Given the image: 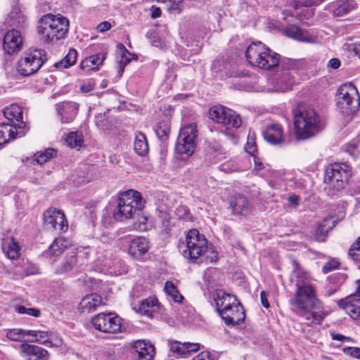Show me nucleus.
<instances>
[{"mask_svg":"<svg viewBox=\"0 0 360 360\" xmlns=\"http://www.w3.org/2000/svg\"><path fill=\"white\" fill-rule=\"evenodd\" d=\"M292 279L296 278L297 281L295 294L288 301L290 309L308 324H320L326 314L321 310L322 303L318 298L316 285L296 260H292Z\"/></svg>","mask_w":360,"mask_h":360,"instance_id":"1","label":"nucleus"},{"mask_svg":"<svg viewBox=\"0 0 360 360\" xmlns=\"http://www.w3.org/2000/svg\"><path fill=\"white\" fill-rule=\"evenodd\" d=\"M179 250L189 263L208 264L218 259L217 252L209 248L207 240L197 229L187 232L185 241L179 245Z\"/></svg>","mask_w":360,"mask_h":360,"instance_id":"2","label":"nucleus"},{"mask_svg":"<svg viewBox=\"0 0 360 360\" xmlns=\"http://www.w3.org/2000/svg\"><path fill=\"white\" fill-rule=\"evenodd\" d=\"M352 176V167L345 162L330 164L325 171V190L331 197L338 196L348 184Z\"/></svg>","mask_w":360,"mask_h":360,"instance_id":"3","label":"nucleus"},{"mask_svg":"<svg viewBox=\"0 0 360 360\" xmlns=\"http://www.w3.org/2000/svg\"><path fill=\"white\" fill-rule=\"evenodd\" d=\"M145 201L139 192L128 190L120 193L117 205L113 210V218L117 221L133 219L143 209Z\"/></svg>","mask_w":360,"mask_h":360,"instance_id":"4","label":"nucleus"},{"mask_svg":"<svg viewBox=\"0 0 360 360\" xmlns=\"http://www.w3.org/2000/svg\"><path fill=\"white\" fill-rule=\"evenodd\" d=\"M69 20L58 14L44 15L38 27V32L45 42H53L64 39L68 33Z\"/></svg>","mask_w":360,"mask_h":360,"instance_id":"5","label":"nucleus"},{"mask_svg":"<svg viewBox=\"0 0 360 360\" xmlns=\"http://www.w3.org/2000/svg\"><path fill=\"white\" fill-rule=\"evenodd\" d=\"M294 125L295 135L301 140L314 136L322 129L319 115L310 108L295 115Z\"/></svg>","mask_w":360,"mask_h":360,"instance_id":"6","label":"nucleus"},{"mask_svg":"<svg viewBox=\"0 0 360 360\" xmlns=\"http://www.w3.org/2000/svg\"><path fill=\"white\" fill-rule=\"evenodd\" d=\"M301 63L288 58H282L281 66L275 74L272 84L274 91H286L291 89L295 82V75Z\"/></svg>","mask_w":360,"mask_h":360,"instance_id":"7","label":"nucleus"},{"mask_svg":"<svg viewBox=\"0 0 360 360\" xmlns=\"http://www.w3.org/2000/svg\"><path fill=\"white\" fill-rule=\"evenodd\" d=\"M46 60V53L44 50H29L18 60L16 71L22 77H30L36 74Z\"/></svg>","mask_w":360,"mask_h":360,"instance_id":"8","label":"nucleus"},{"mask_svg":"<svg viewBox=\"0 0 360 360\" xmlns=\"http://www.w3.org/2000/svg\"><path fill=\"white\" fill-rule=\"evenodd\" d=\"M338 92L336 101L340 110L347 115L354 113L360 105L356 89L352 85H344L338 89Z\"/></svg>","mask_w":360,"mask_h":360,"instance_id":"9","label":"nucleus"},{"mask_svg":"<svg viewBox=\"0 0 360 360\" xmlns=\"http://www.w3.org/2000/svg\"><path fill=\"white\" fill-rule=\"evenodd\" d=\"M209 117L213 121L221 124L227 130L240 127L241 119L235 111L222 105H214L210 109Z\"/></svg>","mask_w":360,"mask_h":360,"instance_id":"10","label":"nucleus"},{"mask_svg":"<svg viewBox=\"0 0 360 360\" xmlns=\"http://www.w3.org/2000/svg\"><path fill=\"white\" fill-rule=\"evenodd\" d=\"M209 117L213 121L221 124L227 130L240 127L241 119L235 111L222 105H214L210 109Z\"/></svg>","mask_w":360,"mask_h":360,"instance_id":"11","label":"nucleus"},{"mask_svg":"<svg viewBox=\"0 0 360 360\" xmlns=\"http://www.w3.org/2000/svg\"><path fill=\"white\" fill-rule=\"evenodd\" d=\"M198 136L196 126L189 124L184 127L178 136L175 152L180 155L190 157L194 153L195 148V139Z\"/></svg>","mask_w":360,"mask_h":360,"instance_id":"12","label":"nucleus"},{"mask_svg":"<svg viewBox=\"0 0 360 360\" xmlns=\"http://www.w3.org/2000/svg\"><path fill=\"white\" fill-rule=\"evenodd\" d=\"M94 327L103 333H115L121 331L120 318L113 313H100L91 319Z\"/></svg>","mask_w":360,"mask_h":360,"instance_id":"13","label":"nucleus"},{"mask_svg":"<svg viewBox=\"0 0 360 360\" xmlns=\"http://www.w3.org/2000/svg\"><path fill=\"white\" fill-rule=\"evenodd\" d=\"M27 124L21 122L18 124L1 123L0 124V146L4 145L9 141L20 138L27 132Z\"/></svg>","mask_w":360,"mask_h":360,"instance_id":"14","label":"nucleus"},{"mask_svg":"<svg viewBox=\"0 0 360 360\" xmlns=\"http://www.w3.org/2000/svg\"><path fill=\"white\" fill-rule=\"evenodd\" d=\"M44 223L50 229L59 231L68 229V221L64 212L56 208H49L44 212Z\"/></svg>","mask_w":360,"mask_h":360,"instance_id":"15","label":"nucleus"},{"mask_svg":"<svg viewBox=\"0 0 360 360\" xmlns=\"http://www.w3.org/2000/svg\"><path fill=\"white\" fill-rule=\"evenodd\" d=\"M266 49L267 46L260 41L249 45L245 51V56L248 63L252 66L261 69Z\"/></svg>","mask_w":360,"mask_h":360,"instance_id":"16","label":"nucleus"},{"mask_svg":"<svg viewBox=\"0 0 360 360\" xmlns=\"http://www.w3.org/2000/svg\"><path fill=\"white\" fill-rule=\"evenodd\" d=\"M22 46V39L20 31L13 29L6 33L3 40V48L7 54L18 53Z\"/></svg>","mask_w":360,"mask_h":360,"instance_id":"17","label":"nucleus"},{"mask_svg":"<svg viewBox=\"0 0 360 360\" xmlns=\"http://www.w3.org/2000/svg\"><path fill=\"white\" fill-rule=\"evenodd\" d=\"M56 109L61 122L70 123L77 115L79 104L72 101H63L57 103Z\"/></svg>","mask_w":360,"mask_h":360,"instance_id":"18","label":"nucleus"},{"mask_svg":"<svg viewBox=\"0 0 360 360\" xmlns=\"http://www.w3.org/2000/svg\"><path fill=\"white\" fill-rule=\"evenodd\" d=\"M21 355L25 360H49V352L37 345L22 343L20 345Z\"/></svg>","mask_w":360,"mask_h":360,"instance_id":"19","label":"nucleus"},{"mask_svg":"<svg viewBox=\"0 0 360 360\" xmlns=\"http://www.w3.org/2000/svg\"><path fill=\"white\" fill-rule=\"evenodd\" d=\"M264 139L269 143L278 145L285 143L283 129L281 124L274 123L268 125L263 131Z\"/></svg>","mask_w":360,"mask_h":360,"instance_id":"20","label":"nucleus"},{"mask_svg":"<svg viewBox=\"0 0 360 360\" xmlns=\"http://www.w3.org/2000/svg\"><path fill=\"white\" fill-rule=\"evenodd\" d=\"M132 348L136 357V360H152L155 354V347L145 340L135 341Z\"/></svg>","mask_w":360,"mask_h":360,"instance_id":"21","label":"nucleus"},{"mask_svg":"<svg viewBox=\"0 0 360 360\" xmlns=\"http://www.w3.org/2000/svg\"><path fill=\"white\" fill-rule=\"evenodd\" d=\"M226 325H238L244 321L245 314L243 306L238 302L233 307L229 310H226L221 315Z\"/></svg>","mask_w":360,"mask_h":360,"instance_id":"22","label":"nucleus"},{"mask_svg":"<svg viewBox=\"0 0 360 360\" xmlns=\"http://www.w3.org/2000/svg\"><path fill=\"white\" fill-rule=\"evenodd\" d=\"M214 301L220 316L224 311L229 310L239 302L235 295L226 293L222 290L217 292Z\"/></svg>","mask_w":360,"mask_h":360,"instance_id":"23","label":"nucleus"},{"mask_svg":"<svg viewBox=\"0 0 360 360\" xmlns=\"http://www.w3.org/2000/svg\"><path fill=\"white\" fill-rule=\"evenodd\" d=\"M134 309L142 315L153 319V314L158 313L160 309V303L156 297H150L142 300L138 307H134Z\"/></svg>","mask_w":360,"mask_h":360,"instance_id":"24","label":"nucleus"},{"mask_svg":"<svg viewBox=\"0 0 360 360\" xmlns=\"http://www.w3.org/2000/svg\"><path fill=\"white\" fill-rule=\"evenodd\" d=\"M358 5L354 0H339L330 6L334 16L343 17L357 9Z\"/></svg>","mask_w":360,"mask_h":360,"instance_id":"25","label":"nucleus"},{"mask_svg":"<svg viewBox=\"0 0 360 360\" xmlns=\"http://www.w3.org/2000/svg\"><path fill=\"white\" fill-rule=\"evenodd\" d=\"M149 250L148 240L143 237L133 239L129 246V254L134 257H141Z\"/></svg>","mask_w":360,"mask_h":360,"instance_id":"26","label":"nucleus"},{"mask_svg":"<svg viewBox=\"0 0 360 360\" xmlns=\"http://www.w3.org/2000/svg\"><path fill=\"white\" fill-rule=\"evenodd\" d=\"M169 350L178 355H184L199 350L200 345L198 343L184 342L181 343L179 341L169 340Z\"/></svg>","mask_w":360,"mask_h":360,"instance_id":"27","label":"nucleus"},{"mask_svg":"<svg viewBox=\"0 0 360 360\" xmlns=\"http://www.w3.org/2000/svg\"><path fill=\"white\" fill-rule=\"evenodd\" d=\"M1 249L6 256L11 259H17L20 257V248L13 237L3 238Z\"/></svg>","mask_w":360,"mask_h":360,"instance_id":"28","label":"nucleus"},{"mask_svg":"<svg viewBox=\"0 0 360 360\" xmlns=\"http://www.w3.org/2000/svg\"><path fill=\"white\" fill-rule=\"evenodd\" d=\"M233 213L237 215H247L250 211L248 200L241 194L236 195L231 201Z\"/></svg>","mask_w":360,"mask_h":360,"instance_id":"29","label":"nucleus"},{"mask_svg":"<svg viewBox=\"0 0 360 360\" xmlns=\"http://www.w3.org/2000/svg\"><path fill=\"white\" fill-rule=\"evenodd\" d=\"M102 298L97 294H90L84 297L79 303V308L82 312H91L96 310L102 304Z\"/></svg>","mask_w":360,"mask_h":360,"instance_id":"30","label":"nucleus"},{"mask_svg":"<svg viewBox=\"0 0 360 360\" xmlns=\"http://www.w3.org/2000/svg\"><path fill=\"white\" fill-rule=\"evenodd\" d=\"M106 58V53L104 52L85 58L80 63V68L84 70H98V67L101 65Z\"/></svg>","mask_w":360,"mask_h":360,"instance_id":"31","label":"nucleus"},{"mask_svg":"<svg viewBox=\"0 0 360 360\" xmlns=\"http://www.w3.org/2000/svg\"><path fill=\"white\" fill-rule=\"evenodd\" d=\"M264 57V58L261 69L269 70L275 67L279 68L281 66L282 59L280 55L271 50L269 47H267L266 54Z\"/></svg>","mask_w":360,"mask_h":360,"instance_id":"32","label":"nucleus"},{"mask_svg":"<svg viewBox=\"0 0 360 360\" xmlns=\"http://www.w3.org/2000/svg\"><path fill=\"white\" fill-rule=\"evenodd\" d=\"M4 117L13 124H18L22 121V108L16 103L11 104L4 110Z\"/></svg>","mask_w":360,"mask_h":360,"instance_id":"33","label":"nucleus"},{"mask_svg":"<svg viewBox=\"0 0 360 360\" xmlns=\"http://www.w3.org/2000/svg\"><path fill=\"white\" fill-rule=\"evenodd\" d=\"M285 32L290 38L304 42L312 41V37L309 34L308 32L296 25L288 26L285 29Z\"/></svg>","mask_w":360,"mask_h":360,"instance_id":"34","label":"nucleus"},{"mask_svg":"<svg viewBox=\"0 0 360 360\" xmlns=\"http://www.w3.org/2000/svg\"><path fill=\"white\" fill-rule=\"evenodd\" d=\"M356 300H348L346 297L338 302V305L340 308L343 309L345 312L354 319L360 318V306L354 303Z\"/></svg>","mask_w":360,"mask_h":360,"instance_id":"35","label":"nucleus"},{"mask_svg":"<svg viewBox=\"0 0 360 360\" xmlns=\"http://www.w3.org/2000/svg\"><path fill=\"white\" fill-rule=\"evenodd\" d=\"M134 149L140 156H145L149 150L148 143L146 135L140 131L135 134Z\"/></svg>","mask_w":360,"mask_h":360,"instance_id":"36","label":"nucleus"},{"mask_svg":"<svg viewBox=\"0 0 360 360\" xmlns=\"http://www.w3.org/2000/svg\"><path fill=\"white\" fill-rule=\"evenodd\" d=\"M79 262L76 257L75 252H72L71 255H68L64 261L58 266L56 272L59 274H65L72 271L75 267L79 266Z\"/></svg>","mask_w":360,"mask_h":360,"instance_id":"37","label":"nucleus"},{"mask_svg":"<svg viewBox=\"0 0 360 360\" xmlns=\"http://www.w3.org/2000/svg\"><path fill=\"white\" fill-rule=\"evenodd\" d=\"M77 59V52L74 49H70L65 57L56 63L54 66L58 69L68 68L75 64Z\"/></svg>","mask_w":360,"mask_h":360,"instance_id":"38","label":"nucleus"},{"mask_svg":"<svg viewBox=\"0 0 360 360\" xmlns=\"http://www.w3.org/2000/svg\"><path fill=\"white\" fill-rule=\"evenodd\" d=\"M77 59V52L74 49H70L65 57L56 63L54 66L58 69L68 68L75 64Z\"/></svg>","mask_w":360,"mask_h":360,"instance_id":"39","label":"nucleus"},{"mask_svg":"<svg viewBox=\"0 0 360 360\" xmlns=\"http://www.w3.org/2000/svg\"><path fill=\"white\" fill-rule=\"evenodd\" d=\"M69 245L68 241L63 238H58L50 245L49 252L54 257L59 256Z\"/></svg>","mask_w":360,"mask_h":360,"instance_id":"40","label":"nucleus"},{"mask_svg":"<svg viewBox=\"0 0 360 360\" xmlns=\"http://www.w3.org/2000/svg\"><path fill=\"white\" fill-rule=\"evenodd\" d=\"M27 334L29 336L34 338L33 340H30L31 342H36L41 345L52 343L51 333L47 331L28 330Z\"/></svg>","mask_w":360,"mask_h":360,"instance_id":"41","label":"nucleus"},{"mask_svg":"<svg viewBox=\"0 0 360 360\" xmlns=\"http://www.w3.org/2000/svg\"><path fill=\"white\" fill-rule=\"evenodd\" d=\"M57 155V150L53 148H47L44 151H38L34 155V161L39 165H42Z\"/></svg>","mask_w":360,"mask_h":360,"instance_id":"42","label":"nucleus"},{"mask_svg":"<svg viewBox=\"0 0 360 360\" xmlns=\"http://www.w3.org/2000/svg\"><path fill=\"white\" fill-rule=\"evenodd\" d=\"M8 20L10 25L23 27L27 21L26 17L18 9H14L8 15Z\"/></svg>","mask_w":360,"mask_h":360,"instance_id":"43","label":"nucleus"},{"mask_svg":"<svg viewBox=\"0 0 360 360\" xmlns=\"http://www.w3.org/2000/svg\"><path fill=\"white\" fill-rule=\"evenodd\" d=\"M170 124L168 121L159 122L155 128V132L161 141H166L168 139L170 133Z\"/></svg>","mask_w":360,"mask_h":360,"instance_id":"44","label":"nucleus"},{"mask_svg":"<svg viewBox=\"0 0 360 360\" xmlns=\"http://www.w3.org/2000/svg\"><path fill=\"white\" fill-rule=\"evenodd\" d=\"M165 290L167 295L172 297L175 302H182L184 297L179 293L177 288L174 285L173 282L167 281L165 284Z\"/></svg>","mask_w":360,"mask_h":360,"instance_id":"45","label":"nucleus"},{"mask_svg":"<svg viewBox=\"0 0 360 360\" xmlns=\"http://www.w3.org/2000/svg\"><path fill=\"white\" fill-rule=\"evenodd\" d=\"M67 144L71 148L81 146L83 143L82 134L80 132H70L65 139Z\"/></svg>","mask_w":360,"mask_h":360,"instance_id":"46","label":"nucleus"},{"mask_svg":"<svg viewBox=\"0 0 360 360\" xmlns=\"http://www.w3.org/2000/svg\"><path fill=\"white\" fill-rule=\"evenodd\" d=\"M28 330H23L20 328H14L9 330L6 333V337L13 341L20 342L27 335Z\"/></svg>","mask_w":360,"mask_h":360,"instance_id":"47","label":"nucleus"},{"mask_svg":"<svg viewBox=\"0 0 360 360\" xmlns=\"http://www.w3.org/2000/svg\"><path fill=\"white\" fill-rule=\"evenodd\" d=\"M326 220H324L321 224H319L315 232V236L319 241H324L328 231L333 229V226H328L326 228Z\"/></svg>","mask_w":360,"mask_h":360,"instance_id":"48","label":"nucleus"},{"mask_svg":"<svg viewBox=\"0 0 360 360\" xmlns=\"http://www.w3.org/2000/svg\"><path fill=\"white\" fill-rule=\"evenodd\" d=\"M117 47L121 52V60L120 61V64L125 67L131 60V54L127 51L122 44H118Z\"/></svg>","mask_w":360,"mask_h":360,"instance_id":"49","label":"nucleus"},{"mask_svg":"<svg viewBox=\"0 0 360 360\" xmlns=\"http://www.w3.org/2000/svg\"><path fill=\"white\" fill-rule=\"evenodd\" d=\"M76 257L77 258V261L79 262L81 259V262L79 264V266H82L85 264L89 258V248L85 247V248H81L77 249V252L75 253Z\"/></svg>","mask_w":360,"mask_h":360,"instance_id":"50","label":"nucleus"},{"mask_svg":"<svg viewBox=\"0 0 360 360\" xmlns=\"http://www.w3.org/2000/svg\"><path fill=\"white\" fill-rule=\"evenodd\" d=\"M345 151L353 160H356L360 155L358 146L355 143H349L345 146Z\"/></svg>","mask_w":360,"mask_h":360,"instance_id":"51","label":"nucleus"},{"mask_svg":"<svg viewBox=\"0 0 360 360\" xmlns=\"http://www.w3.org/2000/svg\"><path fill=\"white\" fill-rule=\"evenodd\" d=\"M17 311L19 314H25L34 317H39L40 315V310L36 308H26L24 306H19L17 307Z\"/></svg>","mask_w":360,"mask_h":360,"instance_id":"52","label":"nucleus"},{"mask_svg":"<svg viewBox=\"0 0 360 360\" xmlns=\"http://www.w3.org/2000/svg\"><path fill=\"white\" fill-rule=\"evenodd\" d=\"M344 47L345 49L347 50L349 53H353L360 58V42L345 44Z\"/></svg>","mask_w":360,"mask_h":360,"instance_id":"53","label":"nucleus"},{"mask_svg":"<svg viewBox=\"0 0 360 360\" xmlns=\"http://www.w3.org/2000/svg\"><path fill=\"white\" fill-rule=\"evenodd\" d=\"M339 267V262L335 259L330 260L326 262L322 268V271L324 274L333 271Z\"/></svg>","mask_w":360,"mask_h":360,"instance_id":"54","label":"nucleus"},{"mask_svg":"<svg viewBox=\"0 0 360 360\" xmlns=\"http://www.w3.org/2000/svg\"><path fill=\"white\" fill-rule=\"evenodd\" d=\"M345 354H348L352 357L360 359V348L347 347L343 349Z\"/></svg>","mask_w":360,"mask_h":360,"instance_id":"55","label":"nucleus"},{"mask_svg":"<svg viewBox=\"0 0 360 360\" xmlns=\"http://www.w3.org/2000/svg\"><path fill=\"white\" fill-rule=\"evenodd\" d=\"M347 297H348V300H354L360 302V279L355 282V292Z\"/></svg>","mask_w":360,"mask_h":360,"instance_id":"56","label":"nucleus"},{"mask_svg":"<svg viewBox=\"0 0 360 360\" xmlns=\"http://www.w3.org/2000/svg\"><path fill=\"white\" fill-rule=\"evenodd\" d=\"M183 1L184 0H169L170 5L168 6V10L169 11H177L178 13H180L181 9L179 8V6Z\"/></svg>","mask_w":360,"mask_h":360,"instance_id":"57","label":"nucleus"},{"mask_svg":"<svg viewBox=\"0 0 360 360\" xmlns=\"http://www.w3.org/2000/svg\"><path fill=\"white\" fill-rule=\"evenodd\" d=\"M193 360H214V358L212 357L211 353L207 351L202 352L196 356H195Z\"/></svg>","mask_w":360,"mask_h":360,"instance_id":"58","label":"nucleus"},{"mask_svg":"<svg viewBox=\"0 0 360 360\" xmlns=\"http://www.w3.org/2000/svg\"><path fill=\"white\" fill-rule=\"evenodd\" d=\"M348 255L351 258L356 262H360V250L356 248H350Z\"/></svg>","mask_w":360,"mask_h":360,"instance_id":"59","label":"nucleus"},{"mask_svg":"<svg viewBox=\"0 0 360 360\" xmlns=\"http://www.w3.org/2000/svg\"><path fill=\"white\" fill-rule=\"evenodd\" d=\"M52 343H49L50 346L60 347L63 345V340L60 337L51 333Z\"/></svg>","mask_w":360,"mask_h":360,"instance_id":"60","label":"nucleus"},{"mask_svg":"<svg viewBox=\"0 0 360 360\" xmlns=\"http://www.w3.org/2000/svg\"><path fill=\"white\" fill-rule=\"evenodd\" d=\"M330 336L333 340H338V341H349L351 340V338L345 336L340 333H335L334 332L330 333Z\"/></svg>","mask_w":360,"mask_h":360,"instance_id":"61","label":"nucleus"},{"mask_svg":"<svg viewBox=\"0 0 360 360\" xmlns=\"http://www.w3.org/2000/svg\"><path fill=\"white\" fill-rule=\"evenodd\" d=\"M268 295L269 294L266 291H262L260 292L261 303L262 306L266 309L269 307V304L268 302Z\"/></svg>","mask_w":360,"mask_h":360,"instance_id":"62","label":"nucleus"},{"mask_svg":"<svg viewBox=\"0 0 360 360\" xmlns=\"http://www.w3.org/2000/svg\"><path fill=\"white\" fill-rule=\"evenodd\" d=\"M110 28L111 24L107 21L101 22L97 27V30L100 32H105L109 30Z\"/></svg>","mask_w":360,"mask_h":360,"instance_id":"63","label":"nucleus"},{"mask_svg":"<svg viewBox=\"0 0 360 360\" xmlns=\"http://www.w3.org/2000/svg\"><path fill=\"white\" fill-rule=\"evenodd\" d=\"M340 66V60L337 58H331L328 63V67L336 70Z\"/></svg>","mask_w":360,"mask_h":360,"instance_id":"64","label":"nucleus"}]
</instances>
